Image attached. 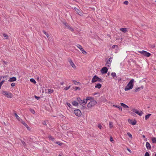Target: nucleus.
Returning <instances> with one entry per match:
<instances>
[{
  "instance_id": "1a4fd4ad",
  "label": "nucleus",
  "mask_w": 156,
  "mask_h": 156,
  "mask_svg": "<svg viewBox=\"0 0 156 156\" xmlns=\"http://www.w3.org/2000/svg\"><path fill=\"white\" fill-rule=\"evenodd\" d=\"M112 60V58L110 57L109 58L108 60L107 61L106 65L108 67H110L111 66V64Z\"/></svg>"
},
{
  "instance_id": "f8f14e48",
  "label": "nucleus",
  "mask_w": 156,
  "mask_h": 156,
  "mask_svg": "<svg viewBox=\"0 0 156 156\" xmlns=\"http://www.w3.org/2000/svg\"><path fill=\"white\" fill-rule=\"evenodd\" d=\"M144 88L143 86H141L140 87H136L135 89V91L137 92L140 91V90L143 89Z\"/></svg>"
},
{
  "instance_id": "2f4dec72",
  "label": "nucleus",
  "mask_w": 156,
  "mask_h": 156,
  "mask_svg": "<svg viewBox=\"0 0 156 156\" xmlns=\"http://www.w3.org/2000/svg\"><path fill=\"white\" fill-rule=\"evenodd\" d=\"M132 110L136 114L139 111L138 110L135 108L133 109Z\"/></svg>"
},
{
  "instance_id": "c756f323",
  "label": "nucleus",
  "mask_w": 156,
  "mask_h": 156,
  "mask_svg": "<svg viewBox=\"0 0 156 156\" xmlns=\"http://www.w3.org/2000/svg\"><path fill=\"white\" fill-rule=\"evenodd\" d=\"M30 81L32 83H33L34 84H35L36 83V82L35 80L34 79H30Z\"/></svg>"
},
{
  "instance_id": "ddd939ff",
  "label": "nucleus",
  "mask_w": 156,
  "mask_h": 156,
  "mask_svg": "<svg viewBox=\"0 0 156 156\" xmlns=\"http://www.w3.org/2000/svg\"><path fill=\"white\" fill-rule=\"evenodd\" d=\"M128 122L130 124L133 125H134L136 124V121L135 120L133 121L129 119L128 120Z\"/></svg>"
},
{
  "instance_id": "09e8293b",
  "label": "nucleus",
  "mask_w": 156,
  "mask_h": 156,
  "mask_svg": "<svg viewBox=\"0 0 156 156\" xmlns=\"http://www.w3.org/2000/svg\"><path fill=\"white\" fill-rule=\"evenodd\" d=\"M27 129L29 130H30V128L29 127H28V126L27 125V127H25Z\"/></svg>"
},
{
  "instance_id": "8fccbe9b",
  "label": "nucleus",
  "mask_w": 156,
  "mask_h": 156,
  "mask_svg": "<svg viewBox=\"0 0 156 156\" xmlns=\"http://www.w3.org/2000/svg\"><path fill=\"white\" fill-rule=\"evenodd\" d=\"M127 135L129 136H132V135L129 133H127Z\"/></svg>"
},
{
  "instance_id": "5fc2aeb1",
  "label": "nucleus",
  "mask_w": 156,
  "mask_h": 156,
  "mask_svg": "<svg viewBox=\"0 0 156 156\" xmlns=\"http://www.w3.org/2000/svg\"><path fill=\"white\" fill-rule=\"evenodd\" d=\"M127 150L130 153L131 152V151L128 148L127 149Z\"/></svg>"
},
{
  "instance_id": "69168bd1",
  "label": "nucleus",
  "mask_w": 156,
  "mask_h": 156,
  "mask_svg": "<svg viewBox=\"0 0 156 156\" xmlns=\"http://www.w3.org/2000/svg\"><path fill=\"white\" fill-rule=\"evenodd\" d=\"M70 86H69V88H70Z\"/></svg>"
},
{
  "instance_id": "f03ea898",
  "label": "nucleus",
  "mask_w": 156,
  "mask_h": 156,
  "mask_svg": "<svg viewBox=\"0 0 156 156\" xmlns=\"http://www.w3.org/2000/svg\"><path fill=\"white\" fill-rule=\"evenodd\" d=\"M97 102L96 101H90L87 105V107L89 108H91L92 107H94Z\"/></svg>"
},
{
  "instance_id": "aec40b11",
  "label": "nucleus",
  "mask_w": 156,
  "mask_h": 156,
  "mask_svg": "<svg viewBox=\"0 0 156 156\" xmlns=\"http://www.w3.org/2000/svg\"><path fill=\"white\" fill-rule=\"evenodd\" d=\"M72 105L75 106H76L78 105V103L76 101H73L72 102Z\"/></svg>"
},
{
  "instance_id": "7c9ffc66",
  "label": "nucleus",
  "mask_w": 156,
  "mask_h": 156,
  "mask_svg": "<svg viewBox=\"0 0 156 156\" xmlns=\"http://www.w3.org/2000/svg\"><path fill=\"white\" fill-rule=\"evenodd\" d=\"M43 32L44 33V34H45V35L47 36V38H49V35L48 34H47L44 30H43Z\"/></svg>"
},
{
  "instance_id": "f257e3e1",
  "label": "nucleus",
  "mask_w": 156,
  "mask_h": 156,
  "mask_svg": "<svg viewBox=\"0 0 156 156\" xmlns=\"http://www.w3.org/2000/svg\"><path fill=\"white\" fill-rule=\"evenodd\" d=\"M135 81L134 79H132L127 85L124 88V90L126 91H128L131 89H132L134 86V83Z\"/></svg>"
},
{
  "instance_id": "864d4df0",
  "label": "nucleus",
  "mask_w": 156,
  "mask_h": 156,
  "mask_svg": "<svg viewBox=\"0 0 156 156\" xmlns=\"http://www.w3.org/2000/svg\"><path fill=\"white\" fill-rule=\"evenodd\" d=\"M115 47H117V45H114L112 46V47L113 48H115Z\"/></svg>"
},
{
  "instance_id": "a19ab883",
  "label": "nucleus",
  "mask_w": 156,
  "mask_h": 156,
  "mask_svg": "<svg viewBox=\"0 0 156 156\" xmlns=\"http://www.w3.org/2000/svg\"><path fill=\"white\" fill-rule=\"evenodd\" d=\"M144 156H150V155L147 152H146L145 153Z\"/></svg>"
},
{
  "instance_id": "c03bdc74",
  "label": "nucleus",
  "mask_w": 156,
  "mask_h": 156,
  "mask_svg": "<svg viewBox=\"0 0 156 156\" xmlns=\"http://www.w3.org/2000/svg\"><path fill=\"white\" fill-rule=\"evenodd\" d=\"M128 2L126 1L124 2V3L126 5H128Z\"/></svg>"
},
{
  "instance_id": "4c0bfd02",
  "label": "nucleus",
  "mask_w": 156,
  "mask_h": 156,
  "mask_svg": "<svg viewBox=\"0 0 156 156\" xmlns=\"http://www.w3.org/2000/svg\"><path fill=\"white\" fill-rule=\"evenodd\" d=\"M4 82H5V80H3L2 81H1V82H0V89L1 88V86Z\"/></svg>"
},
{
  "instance_id": "cd10ccee",
  "label": "nucleus",
  "mask_w": 156,
  "mask_h": 156,
  "mask_svg": "<svg viewBox=\"0 0 156 156\" xmlns=\"http://www.w3.org/2000/svg\"><path fill=\"white\" fill-rule=\"evenodd\" d=\"M21 123L25 127H27V125L26 123H25V122L23 121V120L22 119V120L20 121Z\"/></svg>"
},
{
  "instance_id": "c85d7f7f",
  "label": "nucleus",
  "mask_w": 156,
  "mask_h": 156,
  "mask_svg": "<svg viewBox=\"0 0 156 156\" xmlns=\"http://www.w3.org/2000/svg\"><path fill=\"white\" fill-rule=\"evenodd\" d=\"M73 82L75 84V85H77L79 84H80L79 82H77L76 80H72Z\"/></svg>"
},
{
  "instance_id": "a211bd4d",
  "label": "nucleus",
  "mask_w": 156,
  "mask_h": 156,
  "mask_svg": "<svg viewBox=\"0 0 156 156\" xmlns=\"http://www.w3.org/2000/svg\"><path fill=\"white\" fill-rule=\"evenodd\" d=\"M16 77H12L10 78L9 79V81L10 82H13V81H16Z\"/></svg>"
},
{
  "instance_id": "774afa93",
  "label": "nucleus",
  "mask_w": 156,
  "mask_h": 156,
  "mask_svg": "<svg viewBox=\"0 0 156 156\" xmlns=\"http://www.w3.org/2000/svg\"><path fill=\"white\" fill-rule=\"evenodd\" d=\"M155 2H156V1H155Z\"/></svg>"
},
{
  "instance_id": "2eb2a0df",
  "label": "nucleus",
  "mask_w": 156,
  "mask_h": 156,
  "mask_svg": "<svg viewBox=\"0 0 156 156\" xmlns=\"http://www.w3.org/2000/svg\"><path fill=\"white\" fill-rule=\"evenodd\" d=\"M62 128L64 130H67L68 129L67 125L66 124L63 125Z\"/></svg>"
},
{
  "instance_id": "4be33fe9",
  "label": "nucleus",
  "mask_w": 156,
  "mask_h": 156,
  "mask_svg": "<svg viewBox=\"0 0 156 156\" xmlns=\"http://www.w3.org/2000/svg\"><path fill=\"white\" fill-rule=\"evenodd\" d=\"M113 107L119 108V110H120L121 111H122V107L120 106L113 105Z\"/></svg>"
},
{
  "instance_id": "bb28decb",
  "label": "nucleus",
  "mask_w": 156,
  "mask_h": 156,
  "mask_svg": "<svg viewBox=\"0 0 156 156\" xmlns=\"http://www.w3.org/2000/svg\"><path fill=\"white\" fill-rule=\"evenodd\" d=\"M136 114H138V115H139L140 116H141L142 115V114H143V112L141 111H140V112L138 111L136 113Z\"/></svg>"
},
{
  "instance_id": "680f3d73",
  "label": "nucleus",
  "mask_w": 156,
  "mask_h": 156,
  "mask_svg": "<svg viewBox=\"0 0 156 156\" xmlns=\"http://www.w3.org/2000/svg\"><path fill=\"white\" fill-rule=\"evenodd\" d=\"M154 156H156V154H155L154 155Z\"/></svg>"
},
{
  "instance_id": "9d476101",
  "label": "nucleus",
  "mask_w": 156,
  "mask_h": 156,
  "mask_svg": "<svg viewBox=\"0 0 156 156\" xmlns=\"http://www.w3.org/2000/svg\"><path fill=\"white\" fill-rule=\"evenodd\" d=\"M108 70V69L106 67H105L102 68L101 71V73L103 74L107 73V72Z\"/></svg>"
},
{
  "instance_id": "58836bf2",
  "label": "nucleus",
  "mask_w": 156,
  "mask_h": 156,
  "mask_svg": "<svg viewBox=\"0 0 156 156\" xmlns=\"http://www.w3.org/2000/svg\"><path fill=\"white\" fill-rule=\"evenodd\" d=\"M98 127L101 129L102 128V126L100 124H98Z\"/></svg>"
},
{
  "instance_id": "7ed1b4c3",
  "label": "nucleus",
  "mask_w": 156,
  "mask_h": 156,
  "mask_svg": "<svg viewBox=\"0 0 156 156\" xmlns=\"http://www.w3.org/2000/svg\"><path fill=\"white\" fill-rule=\"evenodd\" d=\"M102 81V80L96 76H94L93 77L91 80V82L92 83H94L96 82H101Z\"/></svg>"
},
{
  "instance_id": "72a5a7b5",
  "label": "nucleus",
  "mask_w": 156,
  "mask_h": 156,
  "mask_svg": "<svg viewBox=\"0 0 156 156\" xmlns=\"http://www.w3.org/2000/svg\"><path fill=\"white\" fill-rule=\"evenodd\" d=\"M3 35L5 39H7L8 38V36L5 34H3Z\"/></svg>"
},
{
  "instance_id": "338daca9",
  "label": "nucleus",
  "mask_w": 156,
  "mask_h": 156,
  "mask_svg": "<svg viewBox=\"0 0 156 156\" xmlns=\"http://www.w3.org/2000/svg\"><path fill=\"white\" fill-rule=\"evenodd\" d=\"M143 136L144 137V136H145L143 135Z\"/></svg>"
},
{
  "instance_id": "dca6fc26",
  "label": "nucleus",
  "mask_w": 156,
  "mask_h": 156,
  "mask_svg": "<svg viewBox=\"0 0 156 156\" xmlns=\"http://www.w3.org/2000/svg\"><path fill=\"white\" fill-rule=\"evenodd\" d=\"M120 30L124 33H126L128 31L127 28H122L120 29Z\"/></svg>"
},
{
  "instance_id": "79ce46f5",
  "label": "nucleus",
  "mask_w": 156,
  "mask_h": 156,
  "mask_svg": "<svg viewBox=\"0 0 156 156\" xmlns=\"http://www.w3.org/2000/svg\"><path fill=\"white\" fill-rule=\"evenodd\" d=\"M80 88L79 87H76L75 88V90H80Z\"/></svg>"
},
{
  "instance_id": "6ab92c4d",
  "label": "nucleus",
  "mask_w": 156,
  "mask_h": 156,
  "mask_svg": "<svg viewBox=\"0 0 156 156\" xmlns=\"http://www.w3.org/2000/svg\"><path fill=\"white\" fill-rule=\"evenodd\" d=\"M101 84L100 83H98L96 84L95 86V87L96 88H97L98 89L100 88L101 87Z\"/></svg>"
},
{
  "instance_id": "a18cd8bd",
  "label": "nucleus",
  "mask_w": 156,
  "mask_h": 156,
  "mask_svg": "<svg viewBox=\"0 0 156 156\" xmlns=\"http://www.w3.org/2000/svg\"><path fill=\"white\" fill-rule=\"evenodd\" d=\"M11 86L12 87H13L15 86V83H13L11 84Z\"/></svg>"
},
{
  "instance_id": "20e7f679",
  "label": "nucleus",
  "mask_w": 156,
  "mask_h": 156,
  "mask_svg": "<svg viewBox=\"0 0 156 156\" xmlns=\"http://www.w3.org/2000/svg\"><path fill=\"white\" fill-rule=\"evenodd\" d=\"M139 52L144 55V56L149 57L151 55L150 53L144 50H143L141 51H139Z\"/></svg>"
},
{
  "instance_id": "4468645a",
  "label": "nucleus",
  "mask_w": 156,
  "mask_h": 156,
  "mask_svg": "<svg viewBox=\"0 0 156 156\" xmlns=\"http://www.w3.org/2000/svg\"><path fill=\"white\" fill-rule=\"evenodd\" d=\"M86 99L87 101L88 100H90V101H94V98L91 97H86Z\"/></svg>"
},
{
  "instance_id": "e2e57ef3",
  "label": "nucleus",
  "mask_w": 156,
  "mask_h": 156,
  "mask_svg": "<svg viewBox=\"0 0 156 156\" xmlns=\"http://www.w3.org/2000/svg\"><path fill=\"white\" fill-rule=\"evenodd\" d=\"M73 1H76V0H73Z\"/></svg>"
},
{
  "instance_id": "c9c22d12",
  "label": "nucleus",
  "mask_w": 156,
  "mask_h": 156,
  "mask_svg": "<svg viewBox=\"0 0 156 156\" xmlns=\"http://www.w3.org/2000/svg\"><path fill=\"white\" fill-rule=\"evenodd\" d=\"M111 74L112 76H113V77H114L115 76H116V73H115L114 72L112 73Z\"/></svg>"
},
{
  "instance_id": "9b49d317",
  "label": "nucleus",
  "mask_w": 156,
  "mask_h": 156,
  "mask_svg": "<svg viewBox=\"0 0 156 156\" xmlns=\"http://www.w3.org/2000/svg\"><path fill=\"white\" fill-rule=\"evenodd\" d=\"M69 63L70 65L74 69H76V67L75 65L73 63V62L71 60H70L69 61Z\"/></svg>"
},
{
  "instance_id": "f3484780",
  "label": "nucleus",
  "mask_w": 156,
  "mask_h": 156,
  "mask_svg": "<svg viewBox=\"0 0 156 156\" xmlns=\"http://www.w3.org/2000/svg\"><path fill=\"white\" fill-rule=\"evenodd\" d=\"M146 146L147 149H150L151 148V145L148 142L146 143Z\"/></svg>"
},
{
  "instance_id": "4d7b16f0",
  "label": "nucleus",
  "mask_w": 156,
  "mask_h": 156,
  "mask_svg": "<svg viewBox=\"0 0 156 156\" xmlns=\"http://www.w3.org/2000/svg\"><path fill=\"white\" fill-rule=\"evenodd\" d=\"M7 77V76H3V79H5V78L6 77Z\"/></svg>"
},
{
  "instance_id": "473e14b6",
  "label": "nucleus",
  "mask_w": 156,
  "mask_h": 156,
  "mask_svg": "<svg viewBox=\"0 0 156 156\" xmlns=\"http://www.w3.org/2000/svg\"><path fill=\"white\" fill-rule=\"evenodd\" d=\"M48 92L50 94L52 93L53 92V90L48 89Z\"/></svg>"
},
{
  "instance_id": "3c124183",
  "label": "nucleus",
  "mask_w": 156,
  "mask_h": 156,
  "mask_svg": "<svg viewBox=\"0 0 156 156\" xmlns=\"http://www.w3.org/2000/svg\"><path fill=\"white\" fill-rule=\"evenodd\" d=\"M69 29H70L72 31H73V29L72 28L69 27Z\"/></svg>"
},
{
  "instance_id": "393cba45",
  "label": "nucleus",
  "mask_w": 156,
  "mask_h": 156,
  "mask_svg": "<svg viewBox=\"0 0 156 156\" xmlns=\"http://www.w3.org/2000/svg\"><path fill=\"white\" fill-rule=\"evenodd\" d=\"M109 127L112 128L113 127V123L112 122H109Z\"/></svg>"
},
{
  "instance_id": "13d9d810",
  "label": "nucleus",
  "mask_w": 156,
  "mask_h": 156,
  "mask_svg": "<svg viewBox=\"0 0 156 156\" xmlns=\"http://www.w3.org/2000/svg\"><path fill=\"white\" fill-rule=\"evenodd\" d=\"M97 94V93H95L94 94V95H96Z\"/></svg>"
},
{
  "instance_id": "b1692460",
  "label": "nucleus",
  "mask_w": 156,
  "mask_h": 156,
  "mask_svg": "<svg viewBox=\"0 0 156 156\" xmlns=\"http://www.w3.org/2000/svg\"><path fill=\"white\" fill-rule=\"evenodd\" d=\"M74 9L75 10V11L77 12V13L79 14V15H80V11L79 10L77 9L76 8H74Z\"/></svg>"
},
{
  "instance_id": "ea45409f",
  "label": "nucleus",
  "mask_w": 156,
  "mask_h": 156,
  "mask_svg": "<svg viewBox=\"0 0 156 156\" xmlns=\"http://www.w3.org/2000/svg\"><path fill=\"white\" fill-rule=\"evenodd\" d=\"M56 144H58L60 146H61L62 144V143H61L59 142H56Z\"/></svg>"
},
{
  "instance_id": "052dcab7",
  "label": "nucleus",
  "mask_w": 156,
  "mask_h": 156,
  "mask_svg": "<svg viewBox=\"0 0 156 156\" xmlns=\"http://www.w3.org/2000/svg\"><path fill=\"white\" fill-rule=\"evenodd\" d=\"M66 104H67V105H68V103L67 102V103H66Z\"/></svg>"
},
{
  "instance_id": "bf43d9fd",
  "label": "nucleus",
  "mask_w": 156,
  "mask_h": 156,
  "mask_svg": "<svg viewBox=\"0 0 156 156\" xmlns=\"http://www.w3.org/2000/svg\"><path fill=\"white\" fill-rule=\"evenodd\" d=\"M71 105L69 103V107H70V106H71Z\"/></svg>"
},
{
  "instance_id": "5701e85b",
  "label": "nucleus",
  "mask_w": 156,
  "mask_h": 156,
  "mask_svg": "<svg viewBox=\"0 0 156 156\" xmlns=\"http://www.w3.org/2000/svg\"><path fill=\"white\" fill-rule=\"evenodd\" d=\"M120 105L122 106L124 108H129V107L128 106L126 105V104H125L122 103H121Z\"/></svg>"
},
{
  "instance_id": "de8ad7c7",
  "label": "nucleus",
  "mask_w": 156,
  "mask_h": 156,
  "mask_svg": "<svg viewBox=\"0 0 156 156\" xmlns=\"http://www.w3.org/2000/svg\"><path fill=\"white\" fill-rule=\"evenodd\" d=\"M35 98L37 99V100H38L39 98H40V97H39L37 96L36 95L34 96Z\"/></svg>"
},
{
  "instance_id": "6e6552de",
  "label": "nucleus",
  "mask_w": 156,
  "mask_h": 156,
  "mask_svg": "<svg viewBox=\"0 0 156 156\" xmlns=\"http://www.w3.org/2000/svg\"><path fill=\"white\" fill-rule=\"evenodd\" d=\"M76 46L80 50L83 54H87V52L83 49L82 46L81 45L78 44L76 45Z\"/></svg>"
},
{
  "instance_id": "e433bc0d",
  "label": "nucleus",
  "mask_w": 156,
  "mask_h": 156,
  "mask_svg": "<svg viewBox=\"0 0 156 156\" xmlns=\"http://www.w3.org/2000/svg\"><path fill=\"white\" fill-rule=\"evenodd\" d=\"M30 112L33 114L35 113V111H34V109L30 108Z\"/></svg>"
},
{
  "instance_id": "0eeeda50",
  "label": "nucleus",
  "mask_w": 156,
  "mask_h": 156,
  "mask_svg": "<svg viewBox=\"0 0 156 156\" xmlns=\"http://www.w3.org/2000/svg\"><path fill=\"white\" fill-rule=\"evenodd\" d=\"M74 113L76 116L79 117L81 116V111L79 109H76L74 110Z\"/></svg>"
},
{
  "instance_id": "49530a36",
  "label": "nucleus",
  "mask_w": 156,
  "mask_h": 156,
  "mask_svg": "<svg viewBox=\"0 0 156 156\" xmlns=\"http://www.w3.org/2000/svg\"><path fill=\"white\" fill-rule=\"evenodd\" d=\"M63 23L65 25L66 27H68L67 23L64 22Z\"/></svg>"
},
{
  "instance_id": "37998d69",
  "label": "nucleus",
  "mask_w": 156,
  "mask_h": 156,
  "mask_svg": "<svg viewBox=\"0 0 156 156\" xmlns=\"http://www.w3.org/2000/svg\"><path fill=\"white\" fill-rule=\"evenodd\" d=\"M110 141L112 142V143H113L114 141L113 140V138H112V137H110Z\"/></svg>"
},
{
  "instance_id": "6e6d98bb",
  "label": "nucleus",
  "mask_w": 156,
  "mask_h": 156,
  "mask_svg": "<svg viewBox=\"0 0 156 156\" xmlns=\"http://www.w3.org/2000/svg\"><path fill=\"white\" fill-rule=\"evenodd\" d=\"M68 89V87H65V88H64V89H65V90H67Z\"/></svg>"
},
{
  "instance_id": "412c9836",
  "label": "nucleus",
  "mask_w": 156,
  "mask_h": 156,
  "mask_svg": "<svg viewBox=\"0 0 156 156\" xmlns=\"http://www.w3.org/2000/svg\"><path fill=\"white\" fill-rule=\"evenodd\" d=\"M14 115L16 117V119L19 121H21L22 120V119H20V118L17 115V114L16 113H14Z\"/></svg>"
},
{
  "instance_id": "423d86ee",
  "label": "nucleus",
  "mask_w": 156,
  "mask_h": 156,
  "mask_svg": "<svg viewBox=\"0 0 156 156\" xmlns=\"http://www.w3.org/2000/svg\"><path fill=\"white\" fill-rule=\"evenodd\" d=\"M77 100L80 104L83 105H85L87 103L86 99H83V100H82L80 98H78Z\"/></svg>"
},
{
  "instance_id": "a878e982",
  "label": "nucleus",
  "mask_w": 156,
  "mask_h": 156,
  "mask_svg": "<svg viewBox=\"0 0 156 156\" xmlns=\"http://www.w3.org/2000/svg\"><path fill=\"white\" fill-rule=\"evenodd\" d=\"M151 115V114H149L147 115H146L145 116V119L147 120V119H148Z\"/></svg>"
},
{
  "instance_id": "0e129e2a",
  "label": "nucleus",
  "mask_w": 156,
  "mask_h": 156,
  "mask_svg": "<svg viewBox=\"0 0 156 156\" xmlns=\"http://www.w3.org/2000/svg\"><path fill=\"white\" fill-rule=\"evenodd\" d=\"M59 156H62L61 155H59Z\"/></svg>"
},
{
  "instance_id": "39448f33",
  "label": "nucleus",
  "mask_w": 156,
  "mask_h": 156,
  "mask_svg": "<svg viewBox=\"0 0 156 156\" xmlns=\"http://www.w3.org/2000/svg\"><path fill=\"white\" fill-rule=\"evenodd\" d=\"M2 93L3 95L8 98H11L12 97V94L11 93H9L7 91H2Z\"/></svg>"
},
{
  "instance_id": "f704fd0d",
  "label": "nucleus",
  "mask_w": 156,
  "mask_h": 156,
  "mask_svg": "<svg viewBox=\"0 0 156 156\" xmlns=\"http://www.w3.org/2000/svg\"><path fill=\"white\" fill-rule=\"evenodd\" d=\"M152 141L153 143H155L156 142V138L154 137L152 138Z\"/></svg>"
},
{
  "instance_id": "603ef678",
  "label": "nucleus",
  "mask_w": 156,
  "mask_h": 156,
  "mask_svg": "<svg viewBox=\"0 0 156 156\" xmlns=\"http://www.w3.org/2000/svg\"><path fill=\"white\" fill-rule=\"evenodd\" d=\"M42 123H43V124H44V125H46V123L45 121H44Z\"/></svg>"
}]
</instances>
